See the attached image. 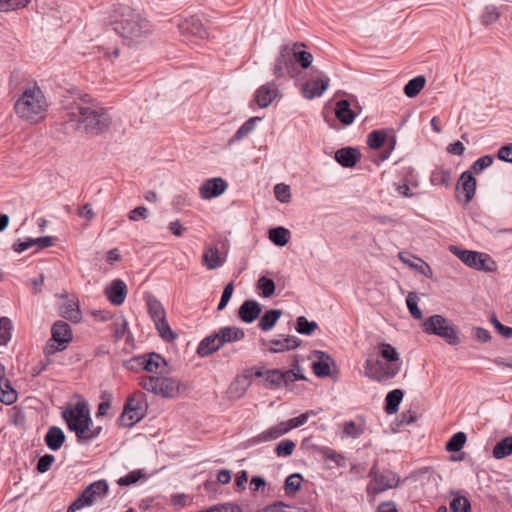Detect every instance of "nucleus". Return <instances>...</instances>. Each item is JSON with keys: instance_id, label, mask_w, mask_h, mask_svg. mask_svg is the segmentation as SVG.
<instances>
[{"instance_id": "54", "label": "nucleus", "mask_w": 512, "mask_h": 512, "mask_svg": "<svg viewBox=\"0 0 512 512\" xmlns=\"http://www.w3.org/2000/svg\"><path fill=\"white\" fill-rule=\"evenodd\" d=\"M406 304L409 312L415 319H422V311L418 307V296L415 292H410L408 294Z\"/></svg>"}, {"instance_id": "51", "label": "nucleus", "mask_w": 512, "mask_h": 512, "mask_svg": "<svg viewBox=\"0 0 512 512\" xmlns=\"http://www.w3.org/2000/svg\"><path fill=\"white\" fill-rule=\"evenodd\" d=\"M261 118L260 117H251L249 118L246 122H244V124L236 131V133L234 134V139L236 140H240L242 139L243 137L247 136L249 133H251L254 128H255V125L258 121H260Z\"/></svg>"}, {"instance_id": "62", "label": "nucleus", "mask_w": 512, "mask_h": 512, "mask_svg": "<svg viewBox=\"0 0 512 512\" xmlns=\"http://www.w3.org/2000/svg\"><path fill=\"white\" fill-rule=\"evenodd\" d=\"M55 461V457L51 454H45L44 456L40 457L37 462V470L40 473L47 472L50 468L53 462Z\"/></svg>"}, {"instance_id": "13", "label": "nucleus", "mask_w": 512, "mask_h": 512, "mask_svg": "<svg viewBox=\"0 0 512 512\" xmlns=\"http://www.w3.org/2000/svg\"><path fill=\"white\" fill-rule=\"evenodd\" d=\"M294 55L289 52V45H282L279 55L275 59L272 67V73L275 78L280 79L286 76L295 77L298 73V66L292 62Z\"/></svg>"}, {"instance_id": "43", "label": "nucleus", "mask_w": 512, "mask_h": 512, "mask_svg": "<svg viewBox=\"0 0 512 512\" xmlns=\"http://www.w3.org/2000/svg\"><path fill=\"white\" fill-rule=\"evenodd\" d=\"M263 386L268 389H279L282 387L280 369H267Z\"/></svg>"}, {"instance_id": "18", "label": "nucleus", "mask_w": 512, "mask_h": 512, "mask_svg": "<svg viewBox=\"0 0 512 512\" xmlns=\"http://www.w3.org/2000/svg\"><path fill=\"white\" fill-rule=\"evenodd\" d=\"M279 95V90L274 82H268L260 86L255 93V101L260 108L268 107Z\"/></svg>"}, {"instance_id": "35", "label": "nucleus", "mask_w": 512, "mask_h": 512, "mask_svg": "<svg viewBox=\"0 0 512 512\" xmlns=\"http://www.w3.org/2000/svg\"><path fill=\"white\" fill-rule=\"evenodd\" d=\"M280 377L282 387H287L291 383H294L297 380H304L305 376L303 374V369L299 366V364H294L292 369L289 370H280Z\"/></svg>"}, {"instance_id": "10", "label": "nucleus", "mask_w": 512, "mask_h": 512, "mask_svg": "<svg viewBox=\"0 0 512 512\" xmlns=\"http://www.w3.org/2000/svg\"><path fill=\"white\" fill-rule=\"evenodd\" d=\"M369 477L371 480L367 486V493L373 495L393 489L397 487L400 482V477L396 473L391 470L379 472L376 465L371 468Z\"/></svg>"}, {"instance_id": "57", "label": "nucleus", "mask_w": 512, "mask_h": 512, "mask_svg": "<svg viewBox=\"0 0 512 512\" xmlns=\"http://www.w3.org/2000/svg\"><path fill=\"white\" fill-rule=\"evenodd\" d=\"M231 481V472L227 469H222L217 474V481H206L204 484V487L206 490H209L213 486L216 485V483L220 484H228Z\"/></svg>"}, {"instance_id": "19", "label": "nucleus", "mask_w": 512, "mask_h": 512, "mask_svg": "<svg viewBox=\"0 0 512 512\" xmlns=\"http://www.w3.org/2000/svg\"><path fill=\"white\" fill-rule=\"evenodd\" d=\"M105 295L111 304L119 306L124 303L127 296V286L121 279H115L106 287Z\"/></svg>"}, {"instance_id": "61", "label": "nucleus", "mask_w": 512, "mask_h": 512, "mask_svg": "<svg viewBox=\"0 0 512 512\" xmlns=\"http://www.w3.org/2000/svg\"><path fill=\"white\" fill-rule=\"evenodd\" d=\"M233 292H234V284H233V282H230L224 287L220 302L217 307L218 310H223L227 306L228 302L230 301V299L232 297Z\"/></svg>"}, {"instance_id": "15", "label": "nucleus", "mask_w": 512, "mask_h": 512, "mask_svg": "<svg viewBox=\"0 0 512 512\" xmlns=\"http://www.w3.org/2000/svg\"><path fill=\"white\" fill-rule=\"evenodd\" d=\"M315 75L303 85L302 94L306 99L320 97L329 87L330 79L321 71H316Z\"/></svg>"}, {"instance_id": "48", "label": "nucleus", "mask_w": 512, "mask_h": 512, "mask_svg": "<svg viewBox=\"0 0 512 512\" xmlns=\"http://www.w3.org/2000/svg\"><path fill=\"white\" fill-rule=\"evenodd\" d=\"M450 510L451 512H470L471 505L466 497L456 493L455 497L450 502Z\"/></svg>"}, {"instance_id": "9", "label": "nucleus", "mask_w": 512, "mask_h": 512, "mask_svg": "<svg viewBox=\"0 0 512 512\" xmlns=\"http://www.w3.org/2000/svg\"><path fill=\"white\" fill-rule=\"evenodd\" d=\"M52 337L47 342L44 353L46 357L55 354L57 351L64 350L68 343L72 341V330L68 323L57 321L51 329Z\"/></svg>"}, {"instance_id": "27", "label": "nucleus", "mask_w": 512, "mask_h": 512, "mask_svg": "<svg viewBox=\"0 0 512 512\" xmlns=\"http://www.w3.org/2000/svg\"><path fill=\"white\" fill-rule=\"evenodd\" d=\"M399 259L409 267L415 268L418 272L425 275L426 277L432 276V270L430 266L422 259L406 252H400Z\"/></svg>"}, {"instance_id": "24", "label": "nucleus", "mask_w": 512, "mask_h": 512, "mask_svg": "<svg viewBox=\"0 0 512 512\" xmlns=\"http://www.w3.org/2000/svg\"><path fill=\"white\" fill-rule=\"evenodd\" d=\"M304 46L303 43H293L289 45V52L294 55L291 60L295 65L299 64L301 68L307 69L312 64L313 55L310 52L300 50V48Z\"/></svg>"}, {"instance_id": "8", "label": "nucleus", "mask_w": 512, "mask_h": 512, "mask_svg": "<svg viewBox=\"0 0 512 512\" xmlns=\"http://www.w3.org/2000/svg\"><path fill=\"white\" fill-rule=\"evenodd\" d=\"M138 384L144 390L163 397H174L178 392L177 382L168 377L143 375L138 378Z\"/></svg>"}, {"instance_id": "39", "label": "nucleus", "mask_w": 512, "mask_h": 512, "mask_svg": "<svg viewBox=\"0 0 512 512\" xmlns=\"http://www.w3.org/2000/svg\"><path fill=\"white\" fill-rule=\"evenodd\" d=\"M492 454L496 459H503L512 454V435L500 440L493 448Z\"/></svg>"}, {"instance_id": "42", "label": "nucleus", "mask_w": 512, "mask_h": 512, "mask_svg": "<svg viewBox=\"0 0 512 512\" xmlns=\"http://www.w3.org/2000/svg\"><path fill=\"white\" fill-rule=\"evenodd\" d=\"M203 264L210 270L220 267L222 260L219 250L215 247L209 248L203 255Z\"/></svg>"}, {"instance_id": "25", "label": "nucleus", "mask_w": 512, "mask_h": 512, "mask_svg": "<svg viewBox=\"0 0 512 512\" xmlns=\"http://www.w3.org/2000/svg\"><path fill=\"white\" fill-rule=\"evenodd\" d=\"M379 355L386 360L385 366H393L397 367V374L400 371L401 368V361L399 353L396 351V349L388 343H380L377 346Z\"/></svg>"}, {"instance_id": "3", "label": "nucleus", "mask_w": 512, "mask_h": 512, "mask_svg": "<svg viewBox=\"0 0 512 512\" xmlns=\"http://www.w3.org/2000/svg\"><path fill=\"white\" fill-rule=\"evenodd\" d=\"M114 30L122 38L138 43L153 31L149 20L130 7H120L113 21Z\"/></svg>"}, {"instance_id": "44", "label": "nucleus", "mask_w": 512, "mask_h": 512, "mask_svg": "<svg viewBox=\"0 0 512 512\" xmlns=\"http://www.w3.org/2000/svg\"><path fill=\"white\" fill-rule=\"evenodd\" d=\"M127 321L124 317L119 316L113 319L110 324V330L116 341L122 339L127 331Z\"/></svg>"}, {"instance_id": "23", "label": "nucleus", "mask_w": 512, "mask_h": 512, "mask_svg": "<svg viewBox=\"0 0 512 512\" xmlns=\"http://www.w3.org/2000/svg\"><path fill=\"white\" fill-rule=\"evenodd\" d=\"M261 305L255 300L245 301L238 310L240 319L245 323L256 320L261 313Z\"/></svg>"}, {"instance_id": "59", "label": "nucleus", "mask_w": 512, "mask_h": 512, "mask_svg": "<svg viewBox=\"0 0 512 512\" xmlns=\"http://www.w3.org/2000/svg\"><path fill=\"white\" fill-rule=\"evenodd\" d=\"M30 0H2L1 12H8L26 7Z\"/></svg>"}, {"instance_id": "2", "label": "nucleus", "mask_w": 512, "mask_h": 512, "mask_svg": "<svg viewBox=\"0 0 512 512\" xmlns=\"http://www.w3.org/2000/svg\"><path fill=\"white\" fill-rule=\"evenodd\" d=\"M48 101L37 82L26 85L14 103V111L18 118L29 123L41 122L48 110Z\"/></svg>"}, {"instance_id": "16", "label": "nucleus", "mask_w": 512, "mask_h": 512, "mask_svg": "<svg viewBox=\"0 0 512 512\" xmlns=\"http://www.w3.org/2000/svg\"><path fill=\"white\" fill-rule=\"evenodd\" d=\"M227 188V183L220 177L206 180L199 188V194L202 199H212L220 196Z\"/></svg>"}, {"instance_id": "29", "label": "nucleus", "mask_w": 512, "mask_h": 512, "mask_svg": "<svg viewBox=\"0 0 512 512\" xmlns=\"http://www.w3.org/2000/svg\"><path fill=\"white\" fill-rule=\"evenodd\" d=\"M216 334L221 346L225 343L239 341L245 337V333L241 328L232 326L222 327L216 332Z\"/></svg>"}, {"instance_id": "50", "label": "nucleus", "mask_w": 512, "mask_h": 512, "mask_svg": "<svg viewBox=\"0 0 512 512\" xmlns=\"http://www.w3.org/2000/svg\"><path fill=\"white\" fill-rule=\"evenodd\" d=\"M466 434L464 432L455 433L446 443V450L449 452H458L462 449L466 442Z\"/></svg>"}, {"instance_id": "12", "label": "nucleus", "mask_w": 512, "mask_h": 512, "mask_svg": "<svg viewBox=\"0 0 512 512\" xmlns=\"http://www.w3.org/2000/svg\"><path fill=\"white\" fill-rule=\"evenodd\" d=\"M62 417L67 423L70 431L76 432L86 423H91V417L87 402L78 401L74 405H69L63 412Z\"/></svg>"}, {"instance_id": "31", "label": "nucleus", "mask_w": 512, "mask_h": 512, "mask_svg": "<svg viewBox=\"0 0 512 512\" xmlns=\"http://www.w3.org/2000/svg\"><path fill=\"white\" fill-rule=\"evenodd\" d=\"M335 115L344 125L352 124L355 119V113L351 109L349 101L344 99L336 103Z\"/></svg>"}, {"instance_id": "14", "label": "nucleus", "mask_w": 512, "mask_h": 512, "mask_svg": "<svg viewBox=\"0 0 512 512\" xmlns=\"http://www.w3.org/2000/svg\"><path fill=\"white\" fill-rule=\"evenodd\" d=\"M364 374L366 377L378 382H384L397 375V367L385 366V363L368 358L364 363Z\"/></svg>"}, {"instance_id": "21", "label": "nucleus", "mask_w": 512, "mask_h": 512, "mask_svg": "<svg viewBox=\"0 0 512 512\" xmlns=\"http://www.w3.org/2000/svg\"><path fill=\"white\" fill-rule=\"evenodd\" d=\"M18 394L6 378L5 367L0 364V402L11 405L17 401Z\"/></svg>"}, {"instance_id": "40", "label": "nucleus", "mask_w": 512, "mask_h": 512, "mask_svg": "<svg viewBox=\"0 0 512 512\" xmlns=\"http://www.w3.org/2000/svg\"><path fill=\"white\" fill-rule=\"evenodd\" d=\"M269 239L277 246H285L290 240V231L284 227L269 230Z\"/></svg>"}, {"instance_id": "36", "label": "nucleus", "mask_w": 512, "mask_h": 512, "mask_svg": "<svg viewBox=\"0 0 512 512\" xmlns=\"http://www.w3.org/2000/svg\"><path fill=\"white\" fill-rule=\"evenodd\" d=\"M140 360L145 363V371L150 373L161 372L166 365L164 358L156 353L145 355V359Z\"/></svg>"}, {"instance_id": "22", "label": "nucleus", "mask_w": 512, "mask_h": 512, "mask_svg": "<svg viewBox=\"0 0 512 512\" xmlns=\"http://www.w3.org/2000/svg\"><path fill=\"white\" fill-rule=\"evenodd\" d=\"M361 154L357 148L346 147L335 152V160L343 167H354L359 161Z\"/></svg>"}, {"instance_id": "28", "label": "nucleus", "mask_w": 512, "mask_h": 512, "mask_svg": "<svg viewBox=\"0 0 512 512\" xmlns=\"http://www.w3.org/2000/svg\"><path fill=\"white\" fill-rule=\"evenodd\" d=\"M458 185L465 193V203H469L475 195L476 179L470 171H465L461 174ZM457 189H459V186H457Z\"/></svg>"}, {"instance_id": "37", "label": "nucleus", "mask_w": 512, "mask_h": 512, "mask_svg": "<svg viewBox=\"0 0 512 512\" xmlns=\"http://www.w3.org/2000/svg\"><path fill=\"white\" fill-rule=\"evenodd\" d=\"M403 399V391L394 389L390 391L385 398V411L388 414H394L398 411L399 405Z\"/></svg>"}, {"instance_id": "4", "label": "nucleus", "mask_w": 512, "mask_h": 512, "mask_svg": "<svg viewBox=\"0 0 512 512\" xmlns=\"http://www.w3.org/2000/svg\"><path fill=\"white\" fill-rule=\"evenodd\" d=\"M422 327L426 334L437 335L449 345H458L461 342L455 326L442 315L436 314L428 317Z\"/></svg>"}, {"instance_id": "49", "label": "nucleus", "mask_w": 512, "mask_h": 512, "mask_svg": "<svg viewBox=\"0 0 512 512\" xmlns=\"http://www.w3.org/2000/svg\"><path fill=\"white\" fill-rule=\"evenodd\" d=\"M500 14L501 13L496 6H486L481 15V23L485 26H489L498 21Z\"/></svg>"}, {"instance_id": "45", "label": "nucleus", "mask_w": 512, "mask_h": 512, "mask_svg": "<svg viewBox=\"0 0 512 512\" xmlns=\"http://www.w3.org/2000/svg\"><path fill=\"white\" fill-rule=\"evenodd\" d=\"M303 477L299 473L289 475L284 484V490L286 495L295 494L301 487Z\"/></svg>"}, {"instance_id": "56", "label": "nucleus", "mask_w": 512, "mask_h": 512, "mask_svg": "<svg viewBox=\"0 0 512 512\" xmlns=\"http://www.w3.org/2000/svg\"><path fill=\"white\" fill-rule=\"evenodd\" d=\"M315 415H317L316 411L309 410V411H306L305 413L301 414L298 417H295V418L285 421V423H286L287 427H290V430H292L294 428H298V427L304 425L311 416H315Z\"/></svg>"}, {"instance_id": "26", "label": "nucleus", "mask_w": 512, "mask_h": 512, "mask_svg": "<svg viewBox=\"0 0 512 512\" xmlns=\"http://www.w3.org/2000/svg\"><path fill=\"white\" fill-rule=\"evenodd\" d=\"M318 360L313 363V372L318 377H327L331 373L333 359L323 351H315Z\"/></svg>"}, {"instance_id": "58", "label": "nucleus", "mask_w": 512, "mask_h": 512, "mask_svg": "<svg viewBox=\"0 0 512 512\" xmlns=\"http://www.w3.org/2000/svg\"><path fill=\"white\" fill-rule=\"evenodd\" d=\"M274 193L277 200H279L282 203H287L290 200L291 194H290V188L288 185H285L283 183L277 184L274 187Z\"/></svg>"}, {"instance_id": "20", "label": "nucleus", "mask_w": 512, "mask_h": 512, "mask_svg": "<svg viewBox=\"0 0 512 512\" xmlns=\"http://www.w3.org/2000/svg\"><path fill=\"white\" fill-rule=\"evenodd\" d=\"M290 431V427H287L285 421L278 423L277 425H274L267 430L261 432L260 434L252 437L249 442L251 444H258L261 442H268L272 440H276L283 436L284 434L288 433Z\"/></svg>"}, {"instance_id": "46", "label": "nucleus", "mask_w": 512, "mask_h": 512, "mask_svg": "<svg viewBox=\"0 0 512 512\" xmlns=\"http://www.w3.org/2000/svg\"><path fill=\"white\" fill-rule=\"evenodd\" d=\"M256 288L260 291L262 297L269 298L275 292V283L272 279L262 276L258 279Z\"/></svg>"}, {"instance_id": "34", "label": "nucleus", "mask_w": 512, "mask_h": 512, "mask_svg": "<svg viewBox=\"0 0 512 512\" xmlns=\"http://www.w3.org/2000/svg\"><path fill=\"white\" fill-rule=\"evenodd\" d=\"M102 431L100 426L94 427L93 422L86 423L75 432L78 442H89L97 438Z\"/></svg>"}, {"instance_id": "64", "label": "nucleus", "mask_w": 512, "mask_h": 512, "mask_svg": "<svg viewBox=\"0 0 512 512\" xmlns=\"http://www.w3.org/2000/svg\"><path fill=\"white\" fill-rule=\"evenodd\" d=\"M140 478H141V472L138 470H134V471L129 472L127 475L119 478L117 483L120 486H127L130 484L136 483Z\"/></svg>"}, {"instance_id": "38", "label": "nucleus", "mask_w": 512, "mask_h": 512, "mask_svg": "<svg viewBox=\"0 0 512 512\" xmlns=\"http://www.w3.org/2000/svg\"><path fill=\"white\" fill-rule=\"evenodd\" d=\"M282 315V311L278 309H271L266 311L261 317L258 326L262 331H270L279 318Z\"/></svg>"}, {"instance_id": "32", "label": "nucleus", "mask_w": 512, "mask_h": 512, "mask_svg": "<svg viewBox=\"0 0 512 512\" xmlns=\"http://www.w3.org/2000/svg\"><path fill=\"white\" fill-rule=\"evenodd\" d=\"M430 183L434 186L450 188L452 184L451 170L443 167H436L430 175Z\"/></svg>"}, {"instance_id": "30", "label": "nucleus", "mask_w": 512, "mask_h": 512, "mask_svg": "<svg viewBox=\"0 0 512 512\" xmlns=\"http://www.w3.org/2000/svg\"><path fill=\"white\" fill-rule=\"evenodd\" d=\"M44 440L51 450L57 451L65 442V434L59 427L52 426L48 429Z\"/></svg>"}, {"instance_id": "47", "label": "nucleus", "mask_w": 512, "mask_h": 512, "mask_svg": "<svg viewBox=\"0 0 512 512\" xmlns=\"http://www.w3.org/2000/svg\"><path fill=\"white\" fill-rule=\"evenodd\" d=\"M316 329L318 324L315 321H308L306 317L300 316L296 321V331L303 335H311Z\"/></svg>"}, {"instance_id": "41", "label": "nucleus", "mask_w": 512, "mask_h": 512, "mask_svg": "<svg viewBox=\"0 0 512 512\" xmlns=\"http://www.w3.org/2000/svg\"><path fill=\"white\" fill-rule=\"evenodd\" d=\"M426 79L424 76H417L408 81L404 87V93L407 97L413 98L417 96L424 88Z\"/></svg>"}, {"instance_id": "5", "label": "nucleus", "mask_w": 512, "mask_h": 512, "mask_svg": "<svg viewBox=\"0 0 512 512\" xmlns=\"http://www.w3.org/2000/svg\"><path fill=\"white\" fill-rule=\"evenodd\" d=\"M148 313L154 322L155 328L159 336L166 342H173L177 335L172 331L167 318L166 311L161 302L152 295L145 298Z\"/></svg>"}, {"instance_id": "33", "label": "nucleus", "mask_w": 512, "mask_h": 512, "mask_svg": "<svg viewBox=\"0 0 512 512\" xmlns=\"http://www.w3.org/2000/svg\"><path fill=\"white\" fill-rule=\"evenodd\" d=\"M221 344H220V341L218 339V336L216 333L212 334V335H209L207 336L206 338H204L198 348H197V353L201 356V357H205V356H208L214 352H216L217 350H219L221 348Z\"/></svg>"}, {"instance_id": "17", "label": "nucleus", "mask_w": 512, "mask_h": 512, "mask_svg": "<svg viewBox=\"0 0 512 512\" xmlns=\"http://www.w3.org/2000/svg\"><path fill=\"white\" fill-rule=\"evenodd\" d=\"M264 344L270 353H281L297 348L301 340L296 336H282V338L265 341Z\"/></svg>"}, {"instance_id": "55", "label": "nucleus", "mask_w": 512, "mask_h": 512, "mask_svg": "<svg viewBox=\"0 0 512 512\" xmlns=\"http://www.w3.org/2000/svg\"><path fill=\"white\" fill-rule=\"evenodd\" d=\"M295 447L296 444L292 440H282L277 444L275 453L278 457H288L293 453Z\"/></svg>"}, {"instance_id": "7", "label": "nucleus", "mask_w": 512, "mask_h": 512, "mask_svg": "<svg viewBox=\"0 0 512 512\" xmlns=\"http://www.w3.org/2000/svg\"><path fill=\"white\" fill-rule=\"evenodd\" d=\"M109 493V485L106 480H98L89 484L82 493L71 503L67 512H75L85 507L94 505L105 498Z\"/></svg>"}, {"instance_id": "60", "label": "nucleus", "mask_w": 512, "mask_h": 512, "mask_svg": "<svg viewBox=\"0 0 512 512\" xmlns=\"http://www.w3.org/2000/svg\"><path fill=\"white\" fill-rule=\"evenodd\" d=\"M493 163V157L490 155H485L480 158H478L472 165L471 169L475 173H480L484 169L490 167Z\"/></svg>"}, {"instance_id": "6", "label": "nucleus", "mask_w": 512, "mask_h": 512, "mask_svg": "<svg viewBox=\"0 0 512 512\" xmlns=\"http://www.w3.org/2000/svg\"><path fill=\"white\" fill-rule=\"evenodd\" d=\"M147 411L145 394L135 391L126 400L123 412L119 418L120 424L124 427H132L139 422Z\"/></svg>"}, {"instance_id": "52", "label": "nucleus", "mask_w": 512, "mask_h": 512, "mask_svg": "<svg viewBox=\"0 0 512 512\" xmlns=\"http://www.w3.org/2000/svg\"><path fill=\"white\" fill-rule=\"evenodd\" d=\"M386 139V133L382 130H374L367 137V144L371 149L382 147Z\"/></svg>"}, {"instance_id": "1", "label": "nucleus", "mask_w": 512, "mask_h": 512, "mask_svg": "<svg viewBox=\"0 0 512 512\" xmlns=\"http://www.w3.org/2000/svg\"><path fill=\"white\" fill-rule=\"evenodd\" d=\"M62 118L75 128H84L87 134L99 135L107 131L112 118L107 109L101 107L89 95L74 99L64 107Z\"/></svg>"}, {"instance_id": "53", "label": "nucleus", "mask_w": 512, "mask_h": 512, "mask_svg": "<svg viewBox=\"0 0 512 512\" xmlns=\"http://www.w3.org/2000/svg\"><path fill=\"white\" fill-rule=\"evenodd\" d=\"M12 323L7 317L0 318V345H5L11 339Z\"/></svg>"}, {"instance_id": "63", "label": "nucleus", "mask_w": 512, "mask_h": 512, "mask_svg": "<svg viewBox=\"0 0 512 512\" xmlns=\"http://www.w3.org/2000/svg\"><path fill=\"white\" fill-rule=\"evenodd\" d=\"M362 429L354 421H348L344 423L343 433L348 437H358L362 434Z\"/></svg>"}, {"instance_id": "11", "label": "nucleus", "mask_w": 512, "mask_h": 512, "mask_svg": "<svg viewBox=\"0 0 512 512\" xmlns=\"http://www.w3.org/2000/svg\"><path fill=\"white\" fill-rule=\"evenodd\" d=\"M450 251L471 268L487 272H491L495 269L494 261L485 253L464 250L453 245L450 246Z\"/></svg>"}]
</instances>
